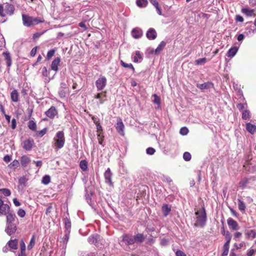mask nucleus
Wrapping results in <instances>:
<instances>
[{
    "label": "nucleus",
    "instance_id": "nucleus-38",
    "mask_svg": "<svg viewBox=\"0 0 256 256\" xmlns=\"http://www.w3.org/2000/svg\"><path fill=\"white\" fill-rule=\"evenodd\" d=\"M105 97H106L105 94H103L102 93H99L96 96L95 98H96L99 100L100 103V104H102L106 100V99L104 98Z\"/></svg>",
    "mask_w": 256,
    "mask_h": 256
},
{
    "label": "nucleus",
    "instance_id": "nucleus-24",
    "mask_svg": "<svg viewBox=\"0 0 256 256\" xmlns=\"http://www.w3.org/2000/svg\"><path fill=\"white\" fill-rule=\"evenodd\" d=\"M134 237L135 242H142L145 239L144 235L140 233L137 234L135 236H134Z\"/></svg>",
    "mask_w": 256,
    "mask_h": 256
},
{
    "label": "nucleus",
    "instance_id": "nucleus-61",
    "mask_svg": "<svg viewBox=\"0 0 256 256\" xmlns=\"http://www.w3.org/2000/svg\"><path fill=\"white\" fill-rule=\"evenodd\" d=\"M44 32H36L34 34L33 36L34 40H36L39 38Z\"/></svg>",
    "mask_w": 256,
    "mask_h": 256
},
{
    "label": "nucleus",
    "instance_id": "nucleus-21",
    "mask_svg": "<svg viewBox=\"0 0 256 256\" xmlns=\"http://www.w3.org/2000/svg\"><path fill=\"white\" fill-rule=\"evenodd\" d=\"M162 210L164 216L166 217L171 211V206L168 204H164L162 206Z\"/></svg>",
    "mask_w": 256,
    "mask_h": 256
},
{
    "label": "nucleus",
    "instance_id": "nucleus-31",
    "mask_svg": "<svg viewBox=\"0 0 256 256\" xmlns=\"http://www.w3.org/2000/svg\"><path fill=\"white\" fill-rule=\"evenodd\" d=\"M256 32V27L254 26H250L249 27H247L246 30V34H251Z\"/></svg>",
    "mask_w": 256,
    "mask_h": 256
},
{
    "label": "nucleus",
    "instance_id": "nucleus-56",
    "mask_svg": "<svg viewBox=\"0 0 256 256\" xmlns=\"http://www.w3.org/2000/svg\"><path fill=\"white\" fill-rule=\"evenodd\" d=\"M225 238L226 240V242H230L232 238V236L229 232H226L225 236Z\"/></svg>",
    "mask_w": 256,
    "mask_h": 256
},
{
    "label": "nucleus",
    "instance_id": "nucleus-2",
    "mask_svg": "<svg viewBox=\"0 0 256 256\" xmlns=\"http://www.w3.org/2000/svg\"><path fill=\"white\" fill-rule=\"evenodd\" d=\"M196 218L195 223L194 226H195L204 227L206 222V211L204 208L202 210H198L195 212Z\"/></svg>",
    "mask_w": 256,
    "mask_h": 256
},
{
    "label": "nucleus",
    "instance_id": "nucleus-5",
    "mask_svg": "<svg viewBox=\"0 0 256 256\" xmlns=\"http://www.w3.org/2000/svg\"><path fill=\"white\" fill-rule=\"evenodd\" d=\"M106 84V78L104 76H101L96 82V86L98 90H102Z\"/></svg>",
    "mask_w": 256,
    "mask_h": 256
},
{
    "label": "nucleus",
    "instance_id": "nucleus-22",
    "mask_svg": "<svg viewBox=\"0 0 256 256\" xmlns=\"http://www.w3.org/2000/svg\"><path fill=\"white\" fill-rule=\"evenodd\" d=\"M19 94L16 90H14L10 93V98L13 102H16L19 101Z\"/></svg>",
    "mask_w": 256,
    "mask_h": 256
},
{
    "label": "nucleus",
    "instance_id": "nucleus-9",
    "mask_svg": "<svg viewBox=\"0 0 256 256\" xmlns=\"http://www.w3.org/2000/svg\"><path fill=\"white\" fill-rule=\"evenodd\" d=\"M16 230V226L15 223L6 224V232L10 236L14 234Z\"/></svg>",
    "mask_w": 256,
    "mask_h": 256
},
{
    "label": "nucleus",
    "instance_id": "nucleus-59",
    "mask_svg": "<svg viewBox=\"0 0 256 256\" xmlns=\"http://www.w3.org/2000/svg\"><path fill=\"white\" fill-rule=\"evenodd\" d=\"M246 106H247L246 104H238L237 105V108L240 110H243L245 108Z\"/></svg>",
    "mask_w": 256,
    "mask_h": 256
},
{
    "label": "nucleus",
    "instance_id": "nucleus-35",
    "mask_svg": "<svg viewBox=\"0 0 256 256\" xmlns=\"http://www.w3.org/2000/svg\"><path fill=\"white\" fill-rule=\"evenodd\" d=\"M80 166L83 171H86L88 170V162L86 160H81L80 163Z\"/></svg>",
    "mask_w": 256,
    "mask_h": 256
},
{
    "label": "nucleus",
    "instance_id": "nucleus-34",
    "mask_svg": "<svg viewBox=\"0 0 256 256\" xmlns=\"http://www.w3.org/2000/svg\"><path fill=\"white\" fill-rule=\"evenodd\" d=\"M28 126L30 130L33 131L36 130V124L34 121L32 120H30L28 123Z\"/></svg>",
    "mask_w": 256,
    "mask_h": 256
},
{
    "label": "nucleus",
    "instance_id": "nucleus-8",
    "mask_svg": "<svg viewBox=\"0 0 256 256\" xmlns=\"http://www.w3.org/2000/svg\"><path fill=\"white\" fill-rule=\"evenodd\" d=\"M116 128L118 132L122 136L124 135V124L122 122V120L118 118L117 119L116 122Z\"/></svg>",
    "mask_w": 256,
    "mask_h": 256
},
{
    "label": "nucleus",
    "instance_id": "nucleus-7",
    "mask_svg": "<svg viewBox=\"0 0 256 256\" xmlns=\"http://www.w3.org/2000/svg\"><path fill=\"white\" fill-rule=\"evenodd\" d=\"M10 208L7 204L4 203L3 200L0 199V216L6 215L10 211Z\"/></svg>",
    "mask_w": 256,
    "mask_h": 256
},
{
    "label": "nucleus",
    "instance_id": "nucleus-26",
    "mask_svg": "<svg viewBox=\"0 0 256 256\" xmlns=\"http://www.w3.org/2000/svg\"><path fill=\"white\" fill-rule=\"evenodd\" d=\"M238 50V48L237 47H236V46L232 47L228 50V52L226 54V56L228 57L232 58L236 55Z\"/></svg>",
    "mask_w": 256,
    "mask_h": 256
},
{
    "label": "nucleus",
    "instance_id": "nucleus-13",
    "mask_svg": "<svg viewBox=\"0 0 256 256\" xmlns=\"http://www.w3.org/2000/svg\"><path fill=\"white\" fill-rule=\"evenodd\" d=\"M146 36L148 40H154L157 36V33L154 28H150L146 32Z\"/></svg>",
    "mask_w": 256,
    "mask_h": 256
},
{
    "label": "nucleus",
    "instance_id": "nucleus-43",
    "mask_svg": "<svg viewBox=\"0 0 256 256\" xmlns=\"http://www.w3.org/2000/svg\"><path fill=\"white\" fill-rule=\"evenodd\" d=\"M0 192L6 196H10L11 194V192L8 188H1L0 189Z\"/></svg>",
    "mask_w": 256,
    "mask_h": 256
},
{
    "label": "nucleus",
    "instance_id": "nucleus-53",
    "mask_svg": "<svg viewBox=\"0 0 256 256\" xmlns=\"http://www.w3.org/2000/svg\"><path fill=\"white\" fill-rule=\"evenodd\" d=\"M155 152H156L154 148H151V147L148 148L146 150V154L149 155L154 154Z\"/></svg>",
    "mask_w": 256,
    "mask_h": 256
},
{
    "label": "nucleus",
    "instance_id": "nucleus-62",
    "mask_svg": "<svg viewBox=\"0 0 256 256\" xmlns=\"http://www.w3.org/2000/svg\"><path fill=\"white\" fill-rule=\"evenodd\" d=\"M176 256H186L184 252L180 250H178L176 252Z\"/></svg>",
    "mask_w": 256,
    "mask_h": 256
},
{
    "label": "nucleus",
    "instance_id": "nucleus-11",
    "mask_svg": "<svg viewBox=\"0 0 256 256\" xmlns=\"http://www.w3.org/2000/svg\"><path fill=\"white\" fill-rule=\"evenodd\" d=\"M22 22L24 26L30 27L32 26V16H30L23 14L22 15Z\"/></svg>",
    "mask_w": 256,
    "mask_h": 256
},
{
    "label": "nucleus",
    "instance_id": "nucleus-27",
    "mask_svg": "<svg viewBox=\"0 0 256 256\" xmlns=\"http://www.w3.org/2000/svg\"><path fill=\"white\" fill-rule=\"evenodd\" d=\"M242 12L248 16H252L254 14V10L248 8H242Z\"/></svg>",
    "mask_w": 256,
    "mask_h": 256
},
{
    "label": "nucleus",
    "instance_id": "nucleus-42",
    "mask_svg": "<svg viewBox=\"0 0 256 256\" xmlns=\"http://www.w3.org/2000/svg\"><path fill=\"white\" fill-rule=\"evenodd\" d=\"M50 182V178L48 175L44 176L42 179V182L44 184H48Z\"/></svg>",
    "mask_w": 256,
    "mask_h": 256
},
{
    "label": "nucleus",
    "instance_id": "nucleus-51",
    "mask_svg": "<svg viewBox=\"0 0 256 256\" xmlns=\"http://www.w3.org/2000/svg\"><path fill=\"white\" fill-rule=\"evenodd\" d=\"M188 130L186 127H183V128H181L180 130V133L182 136L186 135L188 134Z\"/></svg>",
    "mask_w": 256,
    "mask_h": 256
},
{
    "label": "nucleus",
    "instance_id": "nucleus-47",
    "mask_svg": "<svg viewBox=\"0 0 256 256\" xmlns=\"http://www.w3.org/2000/svg\"><path fill=\"white\" fill-rule=\"evenodd\" d=\"M20 252L25 253L26 245L23 240H21L20 242Z\"/></svg>",
    "mask_w": 256,
    "mask_h": 256
},
{
    "label": "nucleus",
    "instance_id": "nucleus-17",
    "mask_svg": "<svg viewBox=\"0 0 256 256\" xmlns=\"http://www.w3.org/2000/svg\"><path fill=\"white\" fill-rule=\"evenodd\" d=\"M228 224L229 227L234 230H237L238 229V226L237 222L232 218H229L228 220Z\"/></svg>",
    "mask_w": 256,
    "mask_h": 256
},
{
    "label": "nucleus",
    "instance_id": "nucleus-14",
    "mask_svg": "<svg viewBox=\"0 0 256 256\" xmlns=\"http://www.w3.org/2000/svg\"><path fill=\"white\" fill-rule=\"evenodd\" d=\"M2 55L4 58V60L6 61V66L8 67L9 70L10 67L11 66L12 64V57L10 55V52L8 51L4 52Z\"/></svg>",
    "mask_w": 256,
    "mask_h": 256
},
{
    "label": "nucleus",
    "instance_id": "nucleus-50",
    "mask_svg": "<svg viewBox=\"0 0 256 256\" xmlns=\"http://www.w3.org/2000/svg\"><path fill=\"white\" fill-rule=\"evenodd\" d=\"M248 183V180L246 178H244L240 182V186L244 188Z\"/></svg>",
    "mask_w": 256,
    "mask_h": 256
},
{
    "label": "nucleus",
    "instance_id": "nucleus-33",
    "mask_svg": "<svg viewBox=\"0 0 256 256\" xmlns=\"http://www.w3.org/2000/svg\"><path fill=\"white\" fill-rule=\"evenodd\" d=\"M136 4L138 7L144 8L148 5V2L147 0H136Z\"/></svg>",
    "mask_w": 256,
    "mask_h": 256
},
{
    "label": "nucleus",
    "instance_id": "nucleus-10",
    "mask_svg": "<svg viewBox=\"0 0 256 256\" xmlns=\"http://www.w3.org/2000/svg\"><path fill=\"white\" fill-rule=\"evenodd\" d=\"M104 177L105 179V182L110 186H112V172L110 168H108L104 174Z\"/></svg>",
    "mask_w": 256,
    "mask_h": 256
},
{
    "label": "nucleus",
    "instance_id": "nucleus-52",
    "mask_svg": "<svg viewBox=\"0 0 256 256\" xmlns=\"http://www.w3.org/2000/svg\"><path fill=\"white\" fill-rule=\"evenodd\" d=\"M97 137H98V143L102 145V142H103V140H104V136H102V132L98 133V134Z\"/></svg>",
    "mask_w": 256,
    "mask_h": 256
},
{
    "label": "nucleus",
    "instance_id": "nucleus-57",
    "mask_svg": "<svg viewBox=\"0 0 256 256\" xmlns=\"http://www.w3.org/2000/svg\"><path fill=\"white\" fill-rule=\"evenodd\" d=\"M69 234L70 233H68V232L66 231V234L63 238V241L64 243H67L69 238Z\"/></svg>",
    "mask_w": 256,
    "mask_h": 256
},
{
    "label": "nucleus",
    "instance_id": "nucleus-30",
    "mask_svg": "<svg viewBox=\"0 0 256 256\" xmlns=\"http://www.w3.org/2000/svg\"><path fill=\"white\" fill-rule=\"evenodd\" d=\"M64 223L66 231L68 232V233H70L71 228V222L70 220L67 218H66L64 219Z\"/></svg>",
    "mask_w": 256,
    "mask_h": 256
},
{
    "label": "nucleus",
    "instance_id": "nucleus-20",
    "mask_svg": "<svg viewBox=\"0 0 256 256\" xmlns=\"http://www.w3.org/2000/svg\"><path fill=\"white\" fill-rule=\"evenodd\" d=\"M60 58H55L52 63L51 69L55 72H57L58 70V66L60 64Z\"/></svg>",
    "mask_w": 256,
    "mask_h": 256
},
{
    "label": "nucleus",
    "instance_id": "nucleus-44",
    "mask_svg": "<svg viewBox=\"0 0 256 256\" xmlns=\"http://www.w3.org/2000/svg\"><path fill=\"white\" fill-rule=\"evenodd\" d=\"M238 206L239 210L242 211H244L246 208V206L244 202L241 200H238Z\"/></svg>",
    "mask_w": 256,
    "mask_h": 256
},
{
    "label": "nucleus",
    "instance_id": "nucleus-48",
    "mask_svg": "<svg viewBox=\"0 0 256 256\" xmlns=\"http://www.w3.org/2000/svg\"><path fill=\"white\" fill-rule=\"evenodd\" d=\"M47 131H48L47 128H44L42 130L38 131L37 132V135H38V136L40 137H42L46 133Z\"/></svg>",
    "mask_w": 256,
    "mask_h": 256
},
{
    "label": "nucleus",
    "instance_id": "nucleus-18",
    "mask_svg": "<svg viewBox=\"0 0 256 256\" xmlns=\"http://www.w3.org/2000/svg\"><path fill=\"white\" fill-rule=\"evenodd\" d=\"M132 34L135 38H138L142 35V31L138 28H134L132 30Z\"/></svg>",
    "mask_w": 256,
    "mask_h": 256
},
{
    "label": "nucleus",
    "instance_id": "nucleus-16",
    "mask_svg": "<svg viewBox=\"0 0 256 256\" xmlns=\"http://www.w3.org/2000/svg\"><path fill=\"white\" fill-rule=\"evenodd\" d=\"M6 216V224L14 223L15 220H16L14 214L10 212L9 211Z\"/></svg>",
    "mask_w": 256,
    "mask_h": 256
},
{
    "label": "nucleus",
    "instance_id": "nucleus-12",
    "mask_svg": "<svg viewBox=\"0 0 256 256\" xmlns=\"http://www.w3.org/2000/svg\"><path fill=\"white\" fill-rule=\"evenodd\" d=\"M57 114V110L54 106H52L45 112L46 115L50 118H54Z\"/></svg>",
    "mask_w": 256,
    "mask_h": 256
},
{
    "label": "nucleus",
    "instance_id": "nucleus-4",
    "mask_svg": "<svg viewBox=\"0 0 256 256\" xmlns=\"http://www.w3.org/2000/svg\"><path fill=\"white\" fill-rule=\"evenodd\" d=\"M34 145V142L32 138L26 139L24 140L22 143V148L26 151L31 150Z\"/></svg>",
    "mask_w": 256,
    "mask_h": 256
},
{
    "label": "nucleus",
    "instance_id": "nucleus-6",
    "mask_svg": "<svg viewBox=\"0 0 256 256\" xmlns=\"http://www.w3.org/2000/svg\"><path fill=\"white\" fill-rule=\"evenodd\" d=\"M122 241L126 245H132L135 243L134 240V237L132 235L130 234H124L122 236Z\"/></svg>",
    "mask_w": 256,
    "mask_h": 256
},
{
    "label": "nucleus",
    "instance_id": "nucleus-39",
    "mask_svg": "<svg viewBox=\"0 0 256 256\" xmlns=\"http://www.w3.org/2000/svg\"><path fill=\"white\" fill-rule=\"evenodd\" d=\"M32 22L33 26L39 23H42L44 22L43 18H34L32 16Z\"/></svg>",
    "mask_w": 256,
    "mask_h": 256
},
{
    "label": "nucleus",
    "instance_id": "nucleus-37",
    "mask_svg": "<svg viewBox=\"0 0 256 256\" xmlns=\"http://www.w3.org/2000/svg\"><path fill=\"white\" fill-rule=\"evenodd\" d=\"M146 230L148 232H152L156 230V226L153 224H148L146 227Z\"/></svg>",
    "mask_w": 256,
    "mask_h": 256
},
{
    "label": "nucleus",
    "instance_id": "nucleus-64",
    "mask_svg": "<svg viewBox=\"0 0 256 256\" xmlns=\"http://www.w3.org/2000/svg\"><path fill=\"white\" fill-rule=\"evenodd\" d=\"M88 241L90 243H94L96 242V239L94 236H92L88 238Z\"/></svg>",
    "mask_w": 256,
    "mask_h": 256
},
{
    "label": "nucleus",
    "instance_id": "nucleus-58",
    "mask_svg": "<svg viewBox=\"0 0 256 256\" xmlns=\"http://www.w3.org/2000/svg\"><path fill=\"white\" fill-rule=\"evenodd\" d=\"M66 92L64 89H60L59 91V96L61 98H64L66 96Z\"/></svg>",
    "mask_w": 256,
    "mask_h": 256
},
{
    "label": "nucleus",
    "instance_id": "nucleus-29",
    "mask_svg": "<svg viewBox=\"0 0 256 256\" xmlns=\"http://www.w3.org/2000/svg\"><path fill=\"white\" fill-rule=\"evenodd\" d=\"M134 62H140L142 59V54H140V52L136 51L135 52V55L133 56Z\"/></svg>",
    "mask_w": 256,
    "mask_h": 256
},
{
    "label": "nucleus",
    "instance_id": "nucleus-45",
    "mask_svg": "<svg viewBox=\"0 0 256 256\" xmlns=\"http://www.w3.org/2000/svg\"><path fill=\"white\" fill-rule=\"evenodd\" d=\"M206 58H200L196 60L195 64L196 65H201L206 63Z\"/></svg>",
    "mask_w": 256,
    "mask_h": 256
},
{
    "label": "nucleus",
    "instance_id": "nucleus-19",
    "mask_svg": "<svg viewBox=\"0 0 256 256\" xmlns=\"http://www.w3.org/2000/svg\"><path fill=\"white\" fill-rule=\"evenodd\" d=\"M7 245L10 250H16L18 248V240L16 239L11 240L7 243Z\"/></svg>",
    "mask_w": 256,
    "mask_h": 256
},
{
    "label": "nucleus",
    "instance_id": "nucleus-15",
    "mask_svg": "<svg viewBox=\"0 0 256 256\" xmlns=\"http://www.w3.org/2000/svg\"><path fill=\"white\" fill-rule=\"evenodd\" d=\"M214 84L212 82H206L202 84H198L197 87L202 90H208L213 88Z\"/></svg>",
    "mask_w": 256,
    "mask_h": 256
},
{
    "label": "nucleus",
    "instance_id": "nucleus-28",
    "mask_svg": "<svg viewBox=\"0 0 256 256\" xmlns=\"http://www.w3.org/2000/svg\"><path fill=\"white\" fill-rule=\"evenodd\" d=\"M166 46V42L164 41H162L160 44H158V47L155 50V54H160V52H162V50H163V48L165 47Z\"/></svg>",
    "mask_w": 256,
    "mask_h": 256
},
{
    "label": "nucleus",
    "instance_id": "nucleus-32",
    "mask_svg": "<svg viewBox=\"0 0 256 256\" xmlns=\"http://www.w3.org/2000/svg\"><path fill=\"white\" fill-rule=\"evenodd\" d=\"M246 236L248 238L254 239L256 237V232L253 230H250L246 232Z\"/></svg>",
    "mask_w": 256,
    "mask_h": 256
},
{
    "label": "nucleus",
    "instance_id": "nucleus-60",
    "mask_svg": "<svg viewBox=\"0 0 256 256\" xmlns=\"http://www.w3.org/2000/svg\"><path fill=\"white\" fill-rule=\"evenodd\" d=\"M26 182V178L24 176L20 177L18 180V183L20 185L24 184Z\"/></svg>",
    "mask_w": 256,
    "mask_h": 256
},
{
    "label": "nucleus",
    "instance_id": "nucleus-54",
    "mask_svg": "<svg viewBox=\"0 0 256 256\" xmlns=\"http://www.w3.org/2000/svg\"><path fill=\"white\" fill-rule=\"evenodd\" d=\"M55 53L54 50H51L48 52L47 54V59L50 60L52 56H53Z\"/></svg>",
    "mask_w": 256,
    "mask_h": 256
},
{
    "label": "nucleus",
    "instance_id": "nucleus-25",
    "mask_svg": "<svg viewBox=\"0 0 256 256\" xmlns=\"http://www.w3.org/2000/svg\"><path fill=\"white\" fill-rule=\"evenodd\" d=\"M30 158L26 156H23L20 158V164L22 166L26 167L30 162Z\"/></svg>",
    "mask_w": 256,
    "mask_h": 256
},
{
    "label": "nucleus",
    "instance_id": "nucleus-40",
    "mask_svg": "<svg viewBox=\"0 0 256 256\" xmlns=\"http://www.w3.org/2000/svg\"><path fill=\"white\" fill-rule=\"evenodd\" d=\"M250 118V112L248 110H244L242 114V118L244 120H248Z\"/></svg>",
    "mask_w": 256,
    "mask_h": 256
},
{
    "label": "nucleus",
    "instance_id": "nucleus-36",
    "mask_svg": "<svg viewBox=\"0 0 256 256\" xmlns=\"http://www.w3.org/2000/svg\"><path fill=\"white\" fill-rule=\"evenodd\" d=\"M154 97V99L153 100V102L154 104H156L158 105L156 108L159 109L160 108V97H158L156 94H154L153 96Z\"/></svg>",
    "mask_w": 256,
    "mask_h": 256
},
{
    "label": "nucleus",
    "instance_id": "nucleus-49",
    "mask_svg": "<svg viewBox=\"0 0 256 256\" xmlns=\"http://www.w3.org/2000/svg\"><path fill=\"white\" fill-rule=\"evenodd\" d=\"M183 158L186 161H189L191 159V154L188 152H185L183 154Z\"/></svg>",
    "mask_w": 256,
    "mask_h": 256
},
{
    "label": "nucleus",
    "instance_id": "nucleus-23",
    "mask_svg": "<svg viewBox=\"0 0 256 256\" xmlns=\"http://www.w3.org/2000/svg\"><path fill=\"white\" fill-rule=\"evenodd\" d=\"M246 128L251 134H254L256 132V126L250 123H246Z\"/></svg>",
    "mask_w": 256,
    "mask_h": 256
},
{
    "label": "nucleus",
    "instance_id": "nucleus-3",
    "mask_svg": "<svg viewBox=\"0 0 256 256\" xmlns=\"http://www.w3.org/2000/svg\"><path fill=\"white\" fill-rule=\"evenodd\" d=\"M14 6L8 3H6L4 6L3 4H0V16L4 17L6 15L12 16L14 11Z\"/></svg>",
    "mask_w": 256,
    "mask_h": 256
},
{
    "label": "nucleus",
    "instance_id": "nucleus-1",
    "mask_svg": "<svg viewBox=\"0 0 256 256\" xmlns=\"http://www.w3.org/2000/svg\"><path fill=\"white\" fill-rule=\"evenodd\" d=\"M65 138L63 131H58L56 132L53 140V145L56 150L62 148L65 144Z\"/></svg>",
    "mask_w": 256,
    "mask_h": 256
},
{
    "label": "nucleus",
    "instance_id": "nucleus-41",
    "mask_svg": "<svg viewBox=\"0 0 256 256\" xmlns=\"http://www.w3.org/2000/svg\"><path fill=\"white\" fill-rule=\"evenodd\" d=\"M120 62L121 65L124 68H130L132 70V71L134 70V68L132 64H126L122 60H120Z\"/></svg>",
    "mask_w": 256,
    "mask_h": 256
},
{
    "label": "nucleus",
    "instance_id": "nucleus-46",
    "mask_svg": "<svg viewBox=\"0 0 256 256\" xmlns=\"http://www.w3.org/2000/svg\"><path fill=\"white\" fill-rule=\"evenodd\" d=\"M34 244H35V238H34V236L30 240V242L28 246V250H31L32 248V247L34 246Z\"/></svg>",
    "mask_w": 256,
    "mask_h": 256
},
{
    "label": "nucleus",
    "instance_id": "nucleus-63",
    "mask_svg": "<svg viewBox=\"0 0 256 256\" xmlns=\"http://www.w3.org/2000/svg\"><path fill=\"white\" fill-rule=\"evenodd\" d=\"M244 18L240 15H236V20L237 22H243Z\"/></svg>",
    "mask_w": 256,
    "mask_h": 256
},
{
    "label": "nucleus",
    "instance_id": "nucleus-55",
    "mask_svg": "<svg viewBox=\"0 0 256 256\" xmlns=\"http://www.w3.org/2000/svg\"><path fill=\"white\" fill-rule=\"evenodd\" d=\"M18 214L20 218H24L26 215L25 211L22 209H19L18 211Z\"/></svg>",
    "mask_w": 256,
    "mask_h": 256
}]
</instances>
